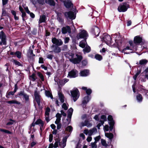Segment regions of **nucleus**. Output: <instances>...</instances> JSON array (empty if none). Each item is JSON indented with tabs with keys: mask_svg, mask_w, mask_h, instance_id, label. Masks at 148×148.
<instances>
[{
	"mask_svg": "<svg viewBox=\"0 0 148 148\" xmlns=\"http://www.w3.org/2000/svg\"><path fill=\"white\" fill-rule=\"evenodd\" d=\"M129 7V5L127 4V2H123L119 5L118 8V10L119 12H126Z\"/></svg>",
	"mask_w": 148,
	"mask_h": 148,
	"instance_id": "nucleus-1",
	"label": "nucleus"
},
{
	"mask_svg": "<svg viewBox=\"0 0 148 148\" xmlns=\"http://www.w3.org/2000/svg\"><path fill=\"white\" fill-rule=\"evenodd\" d=\"M70 92L74 101H76L80 95V93L78 89L76 88L74 90H71Z\"/></svg>",
	"mask_w": 148,
	"mask_h": 148,
	"instance_id": "nucleus-2",
	"label": "nucleus"
},
{
	"mask_svg": "<svg viewBox=\"0 0 148 148\" xmlns=\"http://www.w3.org/2000/svg\"><path fill=\"white\" fill-rule=\"evenodd\" d=\"M63 3L65 7L67 9L73 10L74 9V5L71 0H65L61 1Z\"/></svg>",
	"mask_w": 148,
	"mask_h": 148,
	"instance_id": "nucleus-3",
	"label": "nucleus"
},
{
	"mask_svg": "<svg viewBox=\"0 0 148 148\" xmlns=\"http://www.w3.org/2000/svg\"><path fill=\"white\" fill-rule=\"evenodd\" d=\"M75 56L77 58L69 59V61L74 64L79 63L82 59L83 57L80 55L76 54Z\"/></svg>",
	"mask_w": 148,
	"mask_h": 148,
	"instance_id": "nucleus-4",
	"label": "nucleus"
},
{
	"mask_svg": "<svg viewBox=\"0 0 148 148\" xmlns=\"http://www.w3.org/2000/svg\"><path fill=\"white\" fill-rule=\"evenodd\" d=\"M63 13L64 16L67 19L69 18L72 20L75 18L76 16L74 15L73 12L71 10L68 12H65Z\"/></svg>",
	"mask_w": 148,
	"mask_h": 148,
	"instance_id": "nucleus-5",
	"label": "nucleus"
},
{
	"mask_svg": "<svg viewBox=\"0 0 148 148\" xmlns=\"http://www.w3.org/2000/svg\"><path fill=\"white\" fill-rule=\"evenodd\" d=\"M107 119L108 121V123L110 125V130L111 132L114 127L115 122L112 116L111 115H109Z\"/></svg>",
	"mask_w": 148,
	"mask_h": 148,
	"instance_id": "nucleus-6",
	"label": "nucleus"
},
{
	"mask_svg": "<svg viewBox=\"0 0 148 148\" xmlns=\"http://www.w3.org/2000/svg\"><path fill=\"white\" fill-rule=\"evenodd\" d=\"M90 32L93 35L95 36L96 37L99 36L100 32V30L97 26H93Z\"/></svg>",
	"mask_w": 148,
	"mask_h": 148,
	"instance_id": "nucleus-7",
	"label": "nucleus"
},
{
	"mask_svg": "<svg viewBox=\"0 0 148 148\" xmlns=\"http://www.w3.org/2000/svg\"><path fill=\"white\" fill-rule=\"evenodd\" d=\"M87 35H88L86 31L83 30L77 34L76 36V38L77 40H78L80 38H84L86 37Z\"/></svg>",
	"mask_w": 148,
	"mask_h": 148,
	"instance_id": "nucleus-8",
	"label": "nucleus"
},
{
	"mask_svg": "<svg viewBox=\"0 0 148 148\" xmlns=\"http://www.w3.org/2000/svg\"><path fill=\"white\" fill-rule=\"evenodd\" d=\"M143 40L142 38L140 37V36L138 35L134 37L133 42L135 45H138L143 43Z\"/></svg>",
	"mask_w": 148,
	"mask_h": 148,
	"instance_id": "nucleus-9",
	"label": "nucleus"
},
{
	"mask_svg": "<svg viewBox=\"0 0 148 148\" xmlns=\"http://www.w3.org/2000/svg\"><path fill=\"white\" fill-rule=\"evenodd\" d=\"M51 41L53 44V45H55L58 46L62 45L63 44V41L61 39H57L55 37L52 38Z\"/></svg>",
	"mask_w": 148,
	"mask_h": 148,
	"instance_id": "nucleus-10",
	"label": "nucleus"
},
{
	"mask_svg": "<svg viewBox=\"0 0 148 148\" xmlns=\"http://www.w3.org/2000/svg\"><path fill=\"white\" fill-rule=\"evenodd\" d=\"M78 71L76 69H73L69 72L68 76L70 78H75L78 76Z\"/></svg>",
	"mask_w": 148,
	"mask_h": 148,
	"instance_id": "nucleus-11",
	"label": "nucleus"
},
{
	"mask_svg": "<svg viewBox=\"0 0 148 148\" xmlns=\"http://www.w3.org/2000/svg\"><path fill=\"white\" fill-rule=\"evenodd\" d=\"M103 40L104 42L107 45H109L111 44V41L112 38L111 37L108 35H105L104 36Z\"/></svg>",
	"mask_w": 148,
	"mask_h": 148,
	"instance_id": "nucleus-12",
	"label": "nucleus"
},
{
	"mask_svg": "<svg viewBox=\"0 0 148 148\" xmlns=\"http://www.w3.org/2000/svg\"><path fill=\"white\" fill-rule=\"evenodd\" d=\"M35 99L36 102L38 106H40V102L41 96L40 95L37 91H35L34 92Z\"/></svg>",
	"mask_w": 148,
	"mask_h": 148,
	"instance_id": "nucleus-13",
	"label": "nucleus"
},
{
	"mask_svg": "<svg viewBox=\"0 0 148 148\" xmlns=\"http://www.w3.org/2000/svg\"><path fill=\"white\" fill-rule=\"evenodd\" d=\"M51 49H52V51L53 52L55 53H58L61 51V49L59 46L58 45H52L51 47Z\"/></svg>",
	"mask_w": 148,
	"mask_h": 148,
	"instance_id": "nucleus-14",
	"label": "nucleus"
},
{
	"mask_svg": "<svg viewBox=\"0 0 148 148\" xmlns=\"http://www.w3.org/2000/svg\"><path fill=\"white\" fill-rule=\"evenodd\" d=\"M0 39H1V41L7 44L6 36L3 31H1L0 32Z\"/></svg>",
	"mask_w": 148,
	"mask_h": 148,
	"instance_id": "nucleus-15",
	"label": "nucleus"
},
{
	"mask_svg": "<svg viewBox=\"0 0 148 148\" xmlns=\"http://www.w3.org/2000/svg\"><path fill=\"white\" fill-rule=\"evenodd\" d=\"M62 34H66L67 32L70 33L71 32V29L70 26L68 25L66 26L65 27H63L62 28Z\"/></svg>",
	"mask_w": 148,
	"mask_h": 148,
	"instance_id": "nucleus-16",
	"label": "nucleus"
},
{
	"mask_svg": "<svg viewBox=\"0 0 148 148\" xmlns=\"http://www.w3.org/2000/svg\"><path fill=\"white\" fill-rule=\"evenodd\" d=\"M18 95L20 96H23L26 101H29V96L27 94L25 93L23 90L21 91L18 93Z\"/></svg>",
	"mask_w": 148,
	"mask_h": 148,
	"instance_id": "nucleus-17",
	"label": "nucleus"
},
{
	"mask_svg": "<svg viewBox=\"0 0 148 148\" xmlns=\"http://www.w3.org/2000/svg\"><path fill=\"white\" fill-rule=\"evenodd\" d=\"M6 102L10 104H16L18 105V106L20 108H21L22 106V105L21 104V102L15 100L7 101Z\"/></svg>",
	"mask_w": 148,
	"mask_h": 148,
	"instance_id": "nucleus-18",
	"label": "nucleus"
},
{
	"mask_svg": "<svg viewBox=\"0 0 148 148\" xmlns=\"http://www.w3.org/2000/svg\"><path fill=\"white\" fill-rule=\"evenodd\" d=\"M10 14L6 10V9L3 8L2 9V13L1 16H7L8 17H10Z\"/></svg>",
	"mask_w": 148,
	"mask_h": 148,
	"instance_id": "nucleus-19",
	"label": "nucleus"
},
{
	"mask_svg": "<svg viewBox=\"0 0 148 148\" xmlns=\"http://www.w3.org/2000/svg\"><path fill=\"white\" fill-rule=\"evenodd\" d=\"M91 97L90 96H87L84 97V99L82 101V103L83 104L86 105V104L89 102L90 99Z\"/></svg>",
	"mask_w": 148,
	"mask_h": 148,
	"instance_id": "nucleus-20",
	"label": "nucleus"
},
{
	"mask_svg": "<svg viewBox=\"0 0 148 148\" xmlns=\"http://www.w3.org/2000/svg\"><path fill=\"white\" fill-rule=\"evenodd\" d=\"M82 89L86 90V93L88 96H90V95L92 92V90L90 88L87 89V88L85 87H82Z\"/></svg>",
	"mask_w": 148,
	"mask_h": 148,
	"instance_id": "nucleus-21",
	"label": "nucleus"
},
{
	"mask_svg": "<svg viewBox=\"0 0 148 148\" xmlns=\"http://www.w3.org/2000/svg\"><path fill=\"white\" fill-rule=\"evenodd\" d=\"M89 72L88 70L85 69L81 71L80 72V74L81 76H86L88 75Z\"/></svg>",
	"mask_w": 148,
	"mask_h": 148,
	"instance_id": "nucleus-22",
	"label": "nucleus"
},
{
	"mask_svg": "<svg viewBox=\"0 0 148 148\" xmlns=\"http://www.w3.org/2000/svg\"><path fill=\"white\" fill-rule=\"evenodd\" d=\"M105 136L108 138L110 140L111 142H112V139L114 137L113 134L111 133H106L105 134Z\"/></svg>",
	"mask_w": 148,
	"mask_h": 148,
	"instance_id": "nucleus-23",
	"label": "nucleus"
},
{
	"mask_svg": "<svg viewBox=\"0 0 148 148\" xmlns=\"http://www.w3.org/2000/svg\"><path fill=\"white\" fill-rule=\"evenodd\" d=\"M46 17L45 15H43L41 16H40L38 22L39 24L45 22L46 20Z\"/></svg>",
	"mask_w": 148,
	"mask_h": 148,
	"instance_id": "nucleus-24",
	"label": "nucleus"
},
{
	"mask_svg": "<svg viewBox=\"0 0 148 148\" xmlns=\"http://www.w3.org/2000/svg\"><path fill=\"white\" fill-rule=\"evenodd\" d=\"M45 94L46 96L47 97H50L52 99H53L51 92L50 91L45 90Z\"/></svg>",
	"mask_w": 148,
	"mask_h": 148,
	"instance_id": "nucleus-25",
	"label": "nucleus"
},
{
	"mask_svg": "<svg viewBox=\"0 0 148 148\" xmlns=\"http://www.w3.org/2000/svg\"><path fill=\"white\" fill-rule=\"evenodd\" d=\"M59 98L61 102L62 103L64 102V95L62 92H59L58 93Z\"/></svg>",
	"mask_w": 148,
	"mask_h": 148,
	"instance_id": "nucleus-26",
	"label": "nucleus"
},
{
	"mask_svg": "<svg viewBox=\"0 0 148 148\" xmlns=\"http://www.w3.org/2000/svg\"><path fill=\"white\" fill-rule=\"evenodd\" d=\"M82 125L83 126H87L88 127H91L92 125L91 123H89L88 120H86L84 121V123H82Z\"/></svg>",
	"mask_w": 148,
	"mask_h": 148,
	"instance_id": "nucleus-27",
	"label": "nucleus"
},
{
	"mask_svg": "<svg viewBox=\"0 0 148 148\" xmlns=\"http://www.w3.org/2000/svg\"><path fill=\"white\" fill-rule=\"evenodd\" d=\"M45 3H47L51 6H55V2L53 0H48V1L45 0Z\"/></svg>",
	"mask_w": 148,
	"mask_h": 148,
	"instance_id": "nucleus-28",
	"label": "nucleus"
},
{
	"mask_svg": "<svg viewBox=\"0 0 148 148\" xmlns=\"http://www.w3.org/2000/svg\"><path fill=\"white\" fill-rule=\"evenodd\" d=\"M11 12L14 16V19L16 20H18L19 19V17L18 16H16V12L13 10H11Z\"/></svg>",
	"mask_w": 148,
	"mask_h": 148,
	"instance_id": "nucleus-29",
	"label": "nucleus"
},
{
	"mask_svg": "<svg viewBox=\"0 0 148 148\" xmlns=\"http://www.w3.org/2000/svg\"><path fill=\"white\" fill-rule=\"evenodd\" d=\"M37 75L41 80L43 82L45 80L43 74L40 72L37 73Z\"/></svg>",
	"mask_w": 148,
	"mask_h": 148,
	"instance_id": "nucleus-30",
	"label": "nucleus"
},
{
	"mask_svg": "<svg viewBox=\"0 0 148 148\" xmlns=\"http://www.w3.org/2000/svg\"><path fill=\"white\" fill-rule=\"evenodd\" d=\"M148 61L145 59H142L140 60L139 64L140 65H145L147 62Z\"/></svg>",
	"mask_w": 148,
	"mask_h": 148,
	"instance_id": "nucleus-31",
	"label": "nucleus"
},
{
	"mask_svg": "<svg viewBox=\"0 0 148 148\" xmlns=\"http://www.w3.org/2000/svg\"><path fill=\"white\" fill-rule=\"evenodd\" d=\"M136 99L139 102H141L143 100V97L140 94L138 93L136 96Z\"/></svg>",
	"mask_w": 148,
	"mask_h": 148,
	"instance_id": "nucleus-32",
	"label": "nucleus"
},
{
	"mask_svg": "<svg viewBox=\"0 0 148 148\" xmlns=\"http://www.w3.org/2000/svg\"><path fill=\"white\" fill-rule=\"evenodd\" d=\"M97 130L96 128H94L92 129L89 130L88 135L91 136L92 135L93 133L96 131H97Z\"/></svg>",
	"mask_w": 148,
	"mask_h": 148,
	"instance_id": "nucleus-33",
	"label": "nucleus"
},
{
	"mask_svg": "<svg viewBox=\"0 0 148 148\" xmlns=\"http://www.w3.org/2000/svg\"><path fill=\"white\" fill-rule=\"evenodd\" d=\"M95 58L99 61H101L103 59L102 56L99 54H96L95 56Z\"/></svg>",
	"mask_w": 148,
	"mask_h": 148,
	"instance_id": "nucleus-34",
	"label": "nucleus"
},
{
	"mask_svg": "<svg viewBox=\"0 0 148 148\" xmlns=\"http://www.w3.org/2000/svg\"><path fill=\"white\" fill-rule=\"evenodd\" d=\"M22 53L19 51H16L15 52L14 55L18 58L20 59L21 57Z\"/></svg>",
	"mask_w": 148,
	"mask_h": 148,
	"instance_id": "nucleus-35",
	"label": "nucleus"
},
{
	"mask_svg": "<svg viewBox=\"0 0 148 148\" xmlns=\"http://www.w3.org/2000/svg\"><path fill=\"white\" fill-rule=\"evenodd\" d=\"M13 62L14 63V64L16 66H23V65L21 63L17 61L16 60L13 59Z\"/></svg>",
	"mask_w": 148,
	"mask_h": 148,
	"instance_id": "nucleus-36",
	"label": "nucleus"
},
{
	"mask_svg": "<svg viewBox=\"0 0 148 148\" xmlns=\"http://www.w3.org/2000/svg\"><path fill=\"white\" fill-rule=\"evenodd\" d=\"M31 47H29V49L27 51V54L29 53L30 54L31 56L34 57L35 55L33 53V50L31 49Z\"/></svg>",
	"mask_w": 148,
	"mask_h": 148,
	"instance_id": "nucleus-37",
	"label": "nucleus"
},
{
	"mask_svg": "<svg viewBox=\"0 0 148 148\" xmlns=\"http://www.w3.org/2000/svg\"><path fill=\"white\" fill-rule=\"evenodd\" d=\"M0 131L1 132H4V133H6L7 134H12V132H11L8 130H5V129H3V128H0Z\"/></svg>",
	"mask_w": 148,
	"mask_h": 148,
	"instance_id": "nucleus-38",
	"label": "nucleus"
},
{
	"mask_svg": "<svg viewBox=\"0 0 148 148\" xmlns=\"http://www.w3.org/2000/svg\"><path fill=\"white\" fill-rule=\"evenodd\" d=\"M83 50L84 52L88 53L90 51V47L88 46V47L86 46L83 49Z\"/></svg>",
	"mask_w": 148,
	"mask_h": 148,
	"instance_id": "nucleus-39",
	"label": "nucleus"
},
{
	"mask_svg": "<svg viewBox=\"0 0 148 148\" xmlns=\"http://www.w3.org/2000/svg\"><path fill=\"white\" fill-rule=\"evenodd\" d=\"M14 95V93L12 91H10L8 92V91L6 93V97L7 98H9L10 97V95Z\"/></svg>",
	"mask_w": 148,
	"mask_h": 148,
	"instance_id": "nucleus-40",
	"label": "nucleus"
},
{
	"mask_svg": "<svg viewBox=\"0 0 148 148\" xmlns=\"http://www.w3.org/2000/svg\"><path fill=\"white\" fill-rule=\"evenodd\" d=\"M50 109L48 107L46 108L45 113V116H49V112H50Z\"/></svg>",
	"mask_w": 148,
	"mask_h": 148,
	"instance_id": "nucleus-41",
	"label": "nucleus"
},
{
	"mask_svg": "<svg viewBox=\"0 0 148 148\" xmlns=\"http://www.w3.org/2000/svg\"><path fill=\"white\" fill-rule=\"evenodd\" d=\"M57 140V139H56V142L55 143L54 145H53V147L55 148H57L58 147V143H59V145L61 146V142H60V140H59V141H58H58H56Z\"/></svg>",
	"mask_w": 148,
	"mask_h": 148,
	"instance_id": "nucleus-42",
	"label": "nucleus"
},
{
	"mask_svg": "<svg viewBox=\"0 0 148 148\" xmlns=\"http://www.w3.org/2000/svg\"><path fill=\"white\" fill-rule=\"evenodd\" d=\"M73 130V128L71 125L68 126L66 128V130L69 132H71Z\"/></svg>",
	"mask_w": 148,
	"mask_h": 148,
	"instance_id": "nucleus-43",
	"label": "nucleus"
},
{
	"mask_svg": "<svg viewBox=\"0 0 148 148\" xmlns=\"http://www.w3.org/2000/svg\"><path fill=\"white\" fill-rule=\"evenodd\" d=\"M141 73V70H138L136 74L133 76V78L134 80H136L137 76Z\"/></svg>",
	"mask_w": 148,
	"mask_h": 148,
	"instance_id": "nucleus-44",
	"label": "nucleus"
},
{
	"mask_svg": "<svg viewBox=\"0 0 148 148\" xmlns=\"http://www.w3.org/2000/svg\"><path fill=\"white\" fill-rule=\"evenodd\" d=\"M101 142L102 145L106 147L108 146V145L106 143V141L105 140H104L103 139H101Z\"/></svg>",
	"mask_w": 148,
	"mask_h": 148,
	"instance_id": "nucleus-45",
	"label": "nucleus"
},
{
	"mask_svg": "<svg viewBox=\"0 0 148 148\" xmlns=\"http://www.w3.org/2000/svg\"><path fill=\"white\" fill-rule=\"evenodd\" d=\"M67 139V137L66 136H65V137H63L62 139V142L63 143H64V145H63V147L64 148V147L66 145V142Z\"/></svg>",
	"mask_w": 148,
	"mask_h": 148,
	"instance_id": "nucleus-46",
	"label": "nucleus"
},
{
	"mask_svg": "<svg viewBox=\"0 0 148 148\" xmlns=\"http://www.w3.org/2000/svg\"><path fill=\"white\" fill-rule=\"evenodd\" d=\"M97 143L94 142L93 143L92 142L91 143V146L92 148H97V145H96Z\"/></svg>",
	"mask_w": 148,
	"mask_h": 148,
	"instance_id": "nucleus-47",
	"label": "nucleus"
},
{
	"mask_svg": "<svg viewBox=\"0 0 148 148\" xmlns=\"http://www.w3.org/2000/svg\"><path fill=\"white\" fill-rule=\"evenodd\" d=\"M133 49V48H130L129 46H127L122 50V52H125L127 50H130L132 51Z\"/></svg>",
	"mask_w": 148,
	"mask_h": 148,
	"instance_id": "nucleus-48",
	"label": "nucleus"
},
{
	"mask_svg": "<svg viewBox=\"0 0 148 148\" xmlns=\"http://www.w3.org/2000/svg\"><path fill=\"white\" fill-rule=\"evenodd\" d=\"M36 74L34 73H33L32 75L30 76V77H31L32 79V81L33 82L35 81L36 79V78H35L36 77Z\"/></svg>",
	"mask_w": 148,
	"mask_h": 148,
	"instance_id": "nucleus-49",
	"label": "nucleus"
},
{
	"mask_svg": "<svg viewBox=\"0 0 148 148\" xmlns=\"http://www.w3.org/2000/svg\"><path fill=\"white\" fill-rule=\"evenodd\" d=\"M79 46L82 48H84L86 46V44L84 42H80L79 43Z\"/></svg>",
	"mask_w": 148,
	"mask_h": 148,
	"instance_id": "nucleus-50",
	"label": "nucleus"
},
{
	"mask_svg": "<svg viewBox=\"0 0 148 148\" xmlns=\"http://www.w3.org/2000/svg\"><path fill=\"white\" fill-rule=\"evenodd\" d=\"M42 121L40 119H38L35 122L36 125H39L42 122Z\"/></svg>",
	"mask_w": 148,
	"mask_h": 148,
	"instance_id": "nucleus-51",
	"label": "nucleus"
},
{
	"mask_svg": "<svg viewBox=\"0 0 148 148\" xmlns=\"http://www.w3.org/2000/svg\"><path fill=\"white\" fill-rule=\"evenodd\" d=\"M62 107L65 110H66L68 109V107L67 106L66 104L65 103H63L62 104Z\"/></svg>",
	"mask_w": 148,
	"mask_h": 148,
	"instance_id": "nucleus-52",
	"label": "nucleus"
},
{
	"mask_svg": "<svg viewBox=\"0 0 148 148\" xmlns=\"http://www.w3.org/2000/svg\"><path fill=\"white\" fill-rule=\"evenodd\" d=\"M101 136L100 135H99L94 138L95 140V142L97 143V142H98L101 138Z\"/></svg>",
	"mask_w": 148,
	"mask_h": 148,
	"instance_id": "nucleus-53",
	"label": "nucleus"
},
{
	"mask_svg": "<svg viewBox=\"0 0 148 148\" xmlns=\"http://www.w3.org/2000/svg\"><path fill=\"white\" fill-rule=\"evenodd\" d=\"M38 63L40 64L44 63V58L42 57H40L39 58Z\"/></svg>",
	"mask_w": 148,
	"mask_h": 148,
	"instance_id": "nucleus-54",
	"label": "nucleus"
},
{
	"mask_svg": "<svg viewBox=\"0 0 148 148\" xmlns=\"http://www.w3.org/2000/svg\"><path fill=\"white\" fill-rule=\"evenodd\" d=\"M82 63L83 66H85L87 64V61L86 60H84L82 61Z\"/></svg>",
	"mask_w": 148,
	"mask_h": 148,
	"instance_id": "nucleus-55",
	"label": "nucleus"
},
{
	"mask_svg": "<svg viewBox=\"0 0 148 148\" xmlns=\"http://www.w3.org/2000/svg\"><path fill=\"white\" fill-rule=\"evenodd\" d=\"M101 119L105 121H106L107 118L106 115H102L101 117Z\"/></svg>",
	"mask_w": 148,
	"mask_h": 148,
	"instance_id": "nucleus-56",
	"label": "nucleus"
},
{
	"mask_svg": "<svg viewBox=\"0 0 148 148\" xmlns=\"http://www.w3.org/2000/svg\"><path fill=\"white\" fill-rule=\"evenodd\" d=\"M53 139V134H50L49 135V142L51 143V142Z\"/></svg>",
	"mask_w": 148,
	"mask_h": 148,
	"instance_id": "nucleus-57",
	"label": "nucleus"
},
{
	"mask_svg": "<svg viewBox=\"0 0 148 148\" xmlns=\"http://www.w3.org/2000/svg\"><path fill=\"white\" fill-rule=\"evenodd\" d=\"M9 0H2V5L3 6L7 4Z\"/></svg>",
	"mask_w": 148,
	"mask_h": 148,
	"instance_id": "nucleus-58",
	"label": "nucleus"
},
{
	"mask_svg": "<svg viewBox=\"0 0 148 148\" xmlns=\"http://www.w3.org/2000/svg\"><path fill=\"white\" fill-rule=\"evenodd\" d=\"M109 128L110 129L108 125H107L104 127V130L106 131H108L109 130Z\"/></svg>",
	"mask_w": 148,
	"mask_h": 148,
	"instance_id": "nucleus-59",
	"label": "nucleus"
},
{
	"mask_svg": "<svg viewBox=\"0 0 148 148\" xmlns=\"http://www.w3.org/2000/svg\"><path fill=\"white\" fill-rule=\"evenodd\" d=\"M53 56L51 54H48L47 56V58L51 60H52Z\"/></svg>",
	"mask_w": 148,
	"mask_h": 148,
	"instance_id": "nucleus-60",
	"label": "nucleus"
},
{
	"mask_svg": "<svg viewBox=\"0 0 148 148\" xmlns=\"http://www.w3.org/2000/svg\"><path fill=\"white\" fill-rule=\"evenodd\" d=\"M70 39L69 37H66L64 39V42L65 44L68 43L69 40Z\"/></svg>",
	"mask_w": 148,
	"mask_h": 148,
	"instance_id": "nucleus-61",
	"label": "nucleus"
},
{
	"mask_svg": "<svg viewBox=\"0 0 148 148\" xmlns=\"http://www.w3.org/2000/svg\"><path fill=\"white\" fill-rule=\"evenodd\" d=\"M129 43L131 46L132 47V48H133L134 46V44L133 43V42L132 40H130L129 41Z\"/></svg>",
	"mask_w": 148,
	"mask_h": 148,
	"instance_id": "nucleus-62",
	"label": "nucleus"
},
{
	"mask_svg": "<svg viewBox=\"0 0 148 148\" xmlns=\"http://www.w3.org/2000/svg\"><path fill=\"white\" fill-rule=\"evenodd\" d=\"M68 55H69V56H70L71 57V58H73L74 57V53H73L72 52H69L68 53Z\"/></svg>",
	"mask_w": 148,
	"mask_h": 148,
	"instance_id": "nucleus-63",
	"label": "nucleus"
},
{
	"mask_svg": "<svg viewBox=\"0 0 148 148\" xmlns=\"http://www.w3.org/2000/svg\"><path fill=\"white\" fill-rule=\"evenodd\" d=\"M68 46L66 45H64L62 47V50L65 51L67 49Z\"/></svg>",
	"mask_w": 148,
	"mask_h": 148,
	"instance_id": "nucleus-64",
	"label": "nucleus"
}]
</instances>
